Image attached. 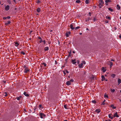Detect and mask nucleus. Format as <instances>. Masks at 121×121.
Returning a JSON list of instances; mask_svg holds the SVG:
<instances>
[{"instance_id":"c756f323","label":"nucleus","mask_w":121,"mask_h":121,"mask_svg":"<svg viewBox=\"0 0 121 121\" xmlns=\"http://www.w3.org/2000/svg\"><path fill=\"white\" fill-rule=\"evenodd\" d=\"M3 95L5 96H7L8 94L7 92H4V93Z\"/></svg>"},{"instance_id":"6e6d98bb","label":"nucleus","mask_w":121,"mask_h":121,"mask_svg":"<svg viewBox=\"0 0 121 121\" xmlns=\"http://www.w3.org/2000/svg\"><path fill=\"white\" fill-rule=\"evenodd\" d=\"M38 39H40V40L41 39H42L41 38V37H38Z\"/></svg>"},{"instance_id":"b1692460","label":"nucleus","mask_w":121,"mask_h":121,"mask_svg":"<svg viewBox=\"0 0 121 121\" xmlns=\"http://www.w3.org/2000/svg\"><path fill=\"white\" fill-rule=\"evenodd\" d=\"M102 70L103 72H105L106 71V69H105L104 67H103L102 68Z\"/></svg>"},{"instance_id":"f3484780","label":"nucleus","mask_w":121,"mask_h":121,"mask_svg":"<svg viewBox=\"0 0 121 121\" xmlns=\"http://www.w3.org/2000/svg\"><path fill=\"white\" fill-rule=\"evenodd\" d=\"M118 85H119L121 83V80L120 78H118Z\"/></svg>"},{"instance_id":"4be33fe9","label":"nucleus","mask_w":121,"mask_h":121,"mask_svg":"<svg viewBox=\"0 0 121 121\" xmlns=\"http://www.w3.org/2000/svg\"><path fill=\"white\" fill-rule=\"evenodd\" d=\"M90 19V17H87L85 19V22H86L88 21H89Z\"/></svg>"},{"instance_id":"ea45409f","label":"nucleus","mask_w":121,"mask_h":121,"mask_svg":"<svg viewBox=\"0 0 121 121\" xmlns=\"http://www.w3.org/2000/svg\"><path fill=\"white\" fill-rule=\"evenodd\" d=\"M69 81L70 82H74V80H73V79H71V80H70Z\"/></svg>"},{"instance_id":"72a5a7b5","label":"nucleus","mask_w":121,"mask_h":121,"mask_svg":"<svg viewBox=\"0 0 121 121\" xmlns=\"http://www.w3.org/2000/svg\"><path fill=\"white\" fill-rule=\"evenodd\" d=\"M76 2L77 3L79 4L80 2V1L79 0H77L76 1Z\"/></svg>"},{"instance_id":"9d476101","label":"nucleus","mask_w":121,"mask_h":121,"mask_svg":"<svg viewBox=\"0 0 121 121\" xmlns=\"http://www.w3.org/2000/svg\"><path fill=\"white\" fill-rule=\"evenodd\" d=\"M9 9V5H7L6 6L5 8V9L6 11H8Z\"/></svg>"},{"instance_id":"1a4fd4ad","label":"nucleus","mask_w":121,"mask_h":121,"mask_svg":"<svg viewBox=\"0 0 121 121\" xmlns=\"http://www.w3.org/2000/svg\"><path fill=\"white\" fill-rule=\"evenodd\" d=\"M22 97V96H19V97H16V99H17L18 100H20Z\"/></svg>"},{"instance_id":"bf43d9fd","label":"nucleus","mask_w":121,"mask_h":121,"mask_svg":"<svg viewBox=\"0 0 121 121\" xmlns=\"http://www.w3.org/2000/svg\"><path fill=\"white\" fill-rule=\"evenodd\" d=\"M89 14V15L90 16H91V12H90L89 13H88Z\"/></svg>"},{"instance_id":"bb28decb","label":"nucleus","mask_w":121,"mask_h":121,"mask_svg":"<svg viewBox=\"0 0 121 121\" xmlns=\"http://www.w3.org/2000/svg\"><path fill=\"white\" fill-rule=\"evenodd\" d=\"M111 92L113 93L115 91V90L114 89H111L110 90Z\"/></svg>"},{"instance_id":"a211bd4d","label":"nucleus","mask_w":121,"mask_h":121,"mask_svg":"<svg viewBox=\"0 0 121 121\" xmlns=\"http://www.w3.org/2000/svg\"><path fill=\"white\" fill-rule=\"evenodd\" d=\"M37 11L38 13H39L41 11L40 9L39 8H38L37 9Z\"/></svg>"},{"instance_id":"412c9836","label":"nucleus","mask_w":121,"mask_h":121,"mask_svg":"<svg viewBox=\"0 0 121 121\" xmlns=\"http://www.w3.org/2000/svg\"><path fill=\"white\" fill-rule=\"evenodd\" d=\"M112 1L111 0H106L105 2L106 3H108L109 2H111Z\"/></svg>"},{"instance_id":"a878e982","label":"nucleus","mask_w":121,"mask_h":121,"mask_svg":"<svg viewBox=\"0 0 121 121\" xmlns=\"http://www.w3.org/2000/svg\"><path fill=\"white\" fill-rule=\"evenodd\" d=\"M19 45V44L17 42H16L15 43V45L16 47H17Z\"/></svg>"},{"instance_id":"de8ad7c7","label":"nucleus","mask_w":121,"mask_h":121,"mask_svg":"<svg viewBox=\"0 0 121 121\" xmlns=\"http://www.w3.org/2000/svg\"><path fill=\"white\" fill-rule=\"evenodd\" d=\"M43 44H46V42L45 40H44L43 41Z\"/></svg>"},{"instance_id":"f704fd0d","label":"nucleus","mask_w":121,"mask_h":121,"mask_svg":"<svg viewBox=\"0 0 121 121\" xmlns=\"http://www.w3.org/2000/svg\"><path fill=\"white\" fill-rule=\"evenodd\" d=\"M89 0H86L85 1V3L86 4H88L89 3Z\"/></svg>"},{"instance_id":"a19ab883","label":"nucleus","mask_w":121,"mask_h":121,"mask_svg":"<svg viewBox=\"0 0 121 121\" xmlns=\"http://www.w3.org/2000/svg\"><path fill=\"white\" fill-rule=\"evenodd\" d=\"M80 28V27L79 26H78L76 27L75 28V30H77L79 28Z\"/></svg>"},{"instance_id":"473e14b6","label":"nucleus","mask_w":121,"mask_h":121,"mask_svg":"<svg viewBox=\"0 0 121 121\" xmlns=\"http://www.w3.org/2000/svg\"><path fill=\"white\" fill-rule=\"evenodd\" d=\"M106 19H109V20H110L111 19V18H110V17L109 16H106Z\"/></svg>"},{"instance_id":"c03bdc74","label":"nucleus","mask_w":121,"mask_h":121,"mask_svg":"<svg viewBox=\"0 0 121 121\" xmlns=\"http://www.w3.org/2000/svg\"><path fill=\"white\" fill-rule=\"evenodd\" d=\"M40 2V1L39 0H37L36 1V3L37 4H39Z\"/></svg>"},{"instance_id":"603ef678","label":"nucleus","mask_w":121,"mask_h":121,"mask_svg":"<svg viewBox=\"0 0 121 121\" xmlns=\"http://www.w3.org/2000/svg\"><path fill=\"white\" fill-rule=\"evenodd\" d=\"M63 72L64 74L65 75L66 74V73H65L64 71H63Z\"/></svg>"},{"instance_id":"aec40b11","label":"nucleus","mask_w":121,"mask_h":121,"mask_svg":"<svg viewBox=\"0 0 121 121\" xmlns=\"http://www.w3.org/2000/svg\"><path fill=\"white\" fill-rule=\"evenodd\" d=\"M70 34V32H67L66 33V35L67 37H68L69 36V35Z\"/></svg>"},{"instance_id":"4d7b16f0","label":"nucleus","mask_w":121,"mask_h":121,"mask_svg":"<svg viewBox=\"0 0 121 121\" xmlns=\"http://www.w3.org/2000/svg\"><path fill=\"white\" fill-rule=\"evenodd\" d=\"M3 19L5 20V19H6V17H4L3 18Z\"/></svg>"},{"instance_id":"0e129e2a","label":"nucleus","mask_w":121,"mask_h":121,"mask_svg":"<svg viewBox=\"0 0 121 121\" xmlns=\"http://www.w3.org/2000/svg\"><path fill=\"white\" fill-rule=\"evenodd\" d=\"M79 60H78L77 61V63L78 64H79Z\"/></svg>"},{"instance_id":"2f4dec72","label":"nucleus","mask_w":121,"mask_h":121,"mask_svg":"<svg viewBox=\"0 0 121 121\" xmlns=\"http://www.w3.org/2000/svg\"><path fill=\"white\" fill-rule=\"evenodd\" d=\"M91 102L92 103H94V104H95L96 103V101L95 100H92V101H91Z\"/></svg>"},{"instance_id":"6e6552de","label":"nucleus","mask_w":121,"mask_h":121,"mask_svg":"<svg viewBox=\"0 0 121 121\" xmlns=\"http://www.w3.org/2000/svg\"><path fill=\"white\" fill-rule=\"evenodd\" d=\"M73 26L72 23L71 24L70 26V28L72 30H73L75 29L74 27H73Z\"/></svg>"},{"instance_id":"ddd939ff","label":"nucleus","mask_w":121,"mask_h":121,"mask_svg":"<svg viewBox=\"0 0 121 121\" xmlns=\"http://www.w3.org/2000/svg\"><path fill=\"white\" fill-rule=\"evenodd\" d=\"M66 84L68 86H69L71 84V82H70L69 81L66 82Z\"/></svg>"},{"instance_id":"09e8293b","label":"nucleus","mask_w":121,"mask_h":121,"mask_svg":"<svg viewBox=\"0 0 121 121\" xmlns=\"http://www.w3.org/2000/svg\"><path fill=\"white\" fill-rule=\"evenodd\" d=\"M95 19H96V18H95V17H94V19H93L92 20H93V22H95Z\"/></svg>"},{"instance_id":"49530a36","label":"nucleus","mask_w":121,"mask_h":121,"mask_svg":"<svg viewBox=\"0 0 121 121\" xmlns=\"http://www.w3.org/2000/svg\"><path fill=\"white\" fill-rule=\"evenodd\" d=\"M43 40H42V39H41L39 41V42L40 43H41L42 42H43Z\"/></svg>"},{"instance_id":"3c124183","label":"nucleus","mask_w":121,"mask_h":121,"mask_svg":"<svg viewBox=\"0 0 121 121\" xmlns=\"http://www.w3.org/2000/svg\"><path fill=\"white\" fill-rule=\"evenodd\" d=\"M10 18V16H8L6 17V19H9Z\"/></svg>"},{"instance_id":"cd10ccee","label":"nucleus","mask_w":121,"mask_h":121,"mask_svg":"<svg viewBox=\"0 0 121 121\" xmlns=\"http://www.w3.org/2000/svg\"><path fill=\"white\" fill-rule=\"evenodd\" d=\"M105 101H106V100L105 99H104V100L103 102H102V103L101 104V105H104L105 104V103H104V102Z\"/></svg>"},{"instance_id":"69168bd1","label":"nucleus","mask_w":121,"mask_h":121,"mask_svg":"<svg viewBox=\"0 0 121 121\" xmlns=\"http://www.w3.org/2000/svg\"><path fill=\"white\" fill-rule=\"evenodd\" d=\"M96 8V6H94L93 7V8L94 9H95V8Z\"/></svg>"},{"instance_id":"6ab92c4d","label":"nucleus","mask_w":121,"mask_h":121,"mask_svg":"<svg viewBox=\"0 0 121 121\" xmlns=\"http://www.w3.org/2000/svg\"><path fill=\"white\" fill-rule=\"evenodd\" d=\"M102 78V81H103L105 79V78L104 77V75H103L101 76Z\"/></svg>"},{"instance_id":"13d9d810","label":"nucleus","mask_w":121,"mask_h":121,"mask_svg":"<svg viewBox=\"0 0 121 121\" xmlns=\"http://www.w3.org/2000/svg\"><path fill=\"white\" fill-rule=\"evenodd\" d=\"M105 121H111L110 119H108V120H106Z\"/></svg>"},{"instance_id":"f257e3e1","label":"nucleus","mask_w":121,"mask_h":121,"mask_svg":"<svg viewBox=\"0 0 121 121\" xmlns=\"http://www.w3.org/2000/svg\"><path fill=\"white\" fill-rule=\"evenodd\" d=\"M98 3L99 4V7L100 8L103 6V4H104V2L102 0H99L98 2Z\"/></svg>"},{"instance_id":"dca6fc26","label":"nucleus","mask_w":121,"mask_h":121,"mask_svg":"<svg viewBox=\"0 0 121 121\" xmlns=\"http://www.w3.org/2000/svg\"><path fill=\"white\" fill-rule=\"evenodd\" d=\"M83 63H81V64H79V68H82L83 67Z\"/></svg>"},{"instance_id":"a18cd8bd","label":"nucleus","mask_w":121,"mask_h":121,"mask_svg":"<svg viewBox=\"0 0 121 121\" xmlns=\"http://www.w3.org/2000/svg\"><path fill=\"white\" fill-rule=\"evenodd\" d=\"M82 63H83V64H86V62L84 61H82Z\"/></svg>"},{"instance_id":"37998d69","label":"nucleus","mask_w":121,"mask_h":121,"mask_svg":"<svg viewBox=\"0 0 121 121\" xmlns=\"http://www.w3.org/2000/svg\"><path fill=\"white\" fill-rule=\"evenodd\" d=\"M21 54H22L23 55H24L25 54V53L24 52H23L22 51L21 52Z\"/></svg>"},{"instance_id":"338daca9","label":"nucleus","mask_w":121,"mask_h":121,"mask_svg":"<svg viewBox=\"0 0 121 121\" xmlns=\"http://www.w3.org/2000/svg\"><path fill=\"white\" fill-rule=\"evenodd\" d=\"M73 53H75V52L74 51H73Z\"/></svg>"},{"instance_id":"7ed1b4c3","label":"nucleus","mask_w":121,"mask_h":121,"mask_svg":"<svg viewBox=\"0 0 121 121\" xmlns=\"http://www.w3.org/2000/svg\"><path fill=\"white\" fill-rule=\"evenodd\" d=\"M108 117L111 119H112L113 118V115L111 113L109 114L108 115Z\"/></svg>"},{"instance_id":"4c0bfd02","label":"nucleus","mask_w":121,"mask_h":121,"mask_svg":"<svg viewBox=\"0 0 121 121\" xmlns=\"http://www.w3.org/2000/svg\"><path fill=\"white\" fill-rule=\"evenodd\" d=\"M104 98L106 97L107 98H108V95H106L105 94L104 95Z\"/></svg>"},{"instance_id":"774afa93","label":"nucleus","mask_w":121,"mask_h":121,"mask_svg":"<svg viewBox=\"0 0 121 121\" xmlns=\"http://www.w3.org/2000/svg\"><path fill=\"white\" fill-rule=\"evenodd\" d=\"M64 121H68L67 120H65Z\"/></svg>"},{"instance_id":"f8f14e48","label":"nucleus","mask_w":121,"mask_h":121,"mask_svg":"<svg viewBox=\"0 0 121 121\" xmlns=\"http://www.w3.org/2000/svg\"><path fill=\"white\" fill-rule=\"evenodd\" d=\"M49 49V47H46L44 48V50L45 51H48Z\"/></svg>"},{"instance_id":"393cba45","label":"nucleus","mask_w":121,"mask_h":121,"mask_svg":"<svg viewBox=\"0 0 121 121\" xmlns=\"http://www.w3.org/2000/svg\"><path fill=\"white\" fill-rule=\"evenodd\" d=\"M121 7L120 6H119V5L118 4H117V9L119 10L120 9Z\"/></svg>"},{"instance_id":"20e7f679","label":"nucleus","mask_w":121,"mask_h":121,"mask_svg":"<svg viewBox=\"0 0 121 121\" xmlns=\"http://www.w3.org/2000/svg\"><path fill=\"white\" fill-rule=\"evenodd\" d=\"M29 71V70L28 69V68L25 69L24 71L25 73H27Z\"/></svg>"},{"instance_id":"c9c22d12","label":"nucleus","mask_w":121,"mask_h":121,"mask_svg":"<svg viewBox=\"0 0 121 121\" xmlns=\"http://www.w3.org/2000/svg\"><path fill=\"white\" fill-rule=\"evenodd\" d=\"M115 76V75L114 74H113L111 75V76L113 78H114Z\"/></svg>"},{"instance_id":"c85d7f7f","label":"nucleus","mask_w":121,"mask_h":121,"mask_svg":"<svg viewBox=\"0 0 121 121\" xmlns=\"http://www.w3.org/2000/svg\"><path fill=\"white\" fill-rule=\"evenodd\" d=\"M71 54V50L70 51V52H69V55L68 56V57L69 56H70Z\"/></svg>"},{"instance_id":"680f3d73","label":"nucleus","mask_w":121,"mask_h":121,"mask_svg":"<svg viewBox=\"0 0 121 121\" xmlns=\"http://www.w3.org/2000/svg\"><path fill=\"white\" fill-rule=\"evenodd\" d=\"M111 61H114V60L113 59H112L111 60Z\"/></svg>"},{"instance_id":"864d4df0","label":"nucleus","mask_w":121,"mask_h":121,"mask_svg":"<svg viewBox=\"0 0 121 121\" xmlns=\"http://www.w3.org/2000/svg\"><path fill=\"white\" fill-rule=\"evenodd\" d=\"M24 68H25V69H26V68H28L26 67V66L25 65H24L23 67Z\"/></svg>"},{"instance_id":"8fccbe9b","label":"nucleus","mask_w":121,"mask_h":121,"mask_svg":"<svg viewBox=\"0 0 121 121\" xmlns=\"http://www.w3.org/2000/svg\"><path fill=\"white\" fill-rule=\"evenodd\" d=\"M42 107V105L41 104H40L39 106V108H40Z\"/></svg>"},{"instance_id":"2eb2a0df","label":"nucleus","mask_w":121,"mask_h":121,"mask_svg":"<svg viewBox=\"0 0 121 121\" xmlns=\"http://www.w3.org/2000/svg\"><path fill=\"white\" fill-rule=\"evenodd\" d=\"M23 94L26 96L28 97L29 96V95L26 92H24L23 93Z\"/></svg>"},{"instance_id":"052dcab7","label":"nucleus","mask_w":121,"mask_h":121,"mask_svg":"<svg viewBox=\"0 0 121 121\" xmlns=\"http://www.w3.org/2000/svg\"><path fill=\"white\" fill-rule=\"evenodd\" d=\"M119 37L121 39V34H120L119 36Z\"/></svg>"},{"instance_id":"5fc2aeb1","label":"nucleus","mask_w":121,"mask_h":121,"mask_svg":"<svg viewBox=\"0 0 121 121\" xmlns=\"http://www.w3.org/2000/svg\"><path fill=\"white\" fill-rule=\"evenodd\" d=\"M65 71L66 72V73H69V71H67L66 70H65Z\"/></svg>"},{"instance_id":"7c9ffc66","label":"nucleus","mask_w":121,"mask_h":121,"mask_svg":"<svg viewBox=\"0 0 121 121\" xmlns=\"http://www.w3.org/2000/svg\"><path fill=\"white\" fill-rule=\"evenodd\" d=\"M108 9L109 10L111 11V12H113V9H112L110 8H108Z\"/></svg>"},{"instance_id":"79ce46f5","label":"nucleus","mask_w":121,"mask_h":121,"mask_svg":"<svg viewBox=\"0 0 121 121\" xmlns=\"http://www.w3.org/2000/svg\"><path fill=\"white\" fill-rule=\"evenodd\" d=\"M66 107H67V106H66V105H64V108H65V109H68V108H67Z\"/></svg>"},{"instance_id":"0eeeda50","label":"nucleus","mask_w":121,"mask_h":121,"mask_svg":"<svg viewBox=\"0 0 121 121\" xmlns=\"http://www.w3.org/2000/svg\"><path fill=\"white\" fill-rule=\"evenodd\" d=\"M108 64L110 65V68H111L112 66L113 65V63L111 61H109L108 62Z\"/></svg>"},{"instance_id":"e2e57ef3","label":"nucleus","mask_w":121,"mask_h":121,"mask_svg":"<svg viewBox=\"0 0 121 121\" xmlns=\"http://www.w3.org/2000/svg\"><path fill=\"white\" fill-rule=\"evenodd\" d=\"M108 21H106L105 22V23H108Z\"/></svg>"},{"instance_id":"e433bc0d","label":"nucleus","mask_w":121,"mask_h":121,"mask_svg":"<svg viewBox=\"0 0 121 121\" xmlns=\"http://www.w3.org/2000/svg\"><path fill=\"white\" fill-rule=\"evenodd\" d=\"M7 2L9 4H11V2L10 0H7Z\"/></svg>"},{"instance_id":"9b49d317","label":"nucleus","mask_w":121,"mask_h":121,"mask_svg":"<svg viewBox=\"0 0 121 121\" xmlns=\"http://www.w3.org/2000/svg\"><path fill=\"white\" fill-rule=\"evenodd\" d=\"M95 112L98 114L101 112V110L99 109H97L95 110Z\"/></svg>"},{"instance_id":"4468645a","label":"nucleus","mask_w":121,"mask_h":121,"mask_svg":"<svg viewBox=\"0 0 121 121\" xmlns=\"http://www.w3.org/2000/svg\"><path fill=\"white\" fill-rule=\"evenodd\" d=\"M76 60V59H75L72 60V62L73 64H75L76 63V62L75 61Z\"/></svg>"},{"instance_id":"f03ea898","label":"nucleus","mask_w":121,"mask_h":121,"mask_svg":"<svg viewBox=\"0 0 121 121\" xmlns=\"http://www.w3.org/2000/svg\"><path fill=\"white\" fill-rule=\"evenodd\" d=\"M39 116H40V117L41 118H44V117L46 116V115L44 113L42 112H40L39 113Z\"/></svg>"},{"instance_id":"423d86ee","label":"nucleus","mask_w":121,"mask_h":121,"mask_svg":"<svg viewBox=\"0 0 121 121\" xmlns=\"http://www.w3.org/2000/svg\"><path fill=\"white\" fill-rule=\"evenodd\" d=\"M11 22V21H9L5 23V25L6 26H7L8 25L10 24Z\"/></svg>"},{"instance_id":"5701e85b","label":"nucleus","mask_w":121,"mask_h":121,"mask_svg":"<svg viewBox=\"0 0 121 121\" xmlns=\"http://www.w3.org/2000/svg\"><path fill=\"white\" fill-rule=\"evenodd\" d=\"M110 107L113 109H115L116 108V107H114L113 105V104H111L110 105Z\"/></svg>"},{"instance_id":"58836bf2","label":"nucleus","mask_w":121,"mask_h":121,"mask_svg":"<svg viewBox=\"0 0 121 121\" xmlns=\"http://www.w3.org/2000/svg\"><path fill=\"white\" fill-rule=\"evenodd\" d=\"M42 64L44 66H46V64L45 63H43Z\"/></svg>"},{"instance_id":"39448f33","label":"nucleus","mask_w":121,"mask_h":121,"mask_svg":"<svg viewBox=\"0 0 121 121\" xmlns=\"http://www.w3.org/2000/svg\"><path fill=\"white\" fill-rule=\"evenodd\" d=\"M119 116L117 115V112H116L115 114H114L113 115V118L116 117H118Z\"/></svg>"}]
</instances>
